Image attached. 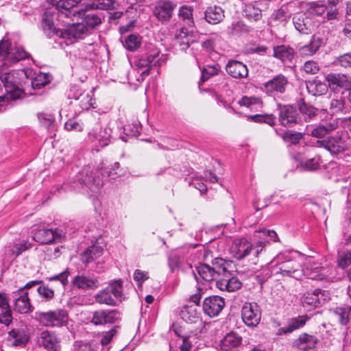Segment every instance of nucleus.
Returning <instances> with one entry per match:
<instances>
[{"mask_svg": "<svg viewBox=\"0 0 351 351\" xmlns=\"http://www.w3.org/2000/svg\"><path fill=\"white\" fill-rule=\"evenodd\" d=\"M303 70L308 74L314 75L319 72V66L317 62L309 60L304 64Z\"/></svg>", "mask_w": 351, "mask_h": 351, "instance_id": "e2e57ef3", "label": "nucleus"}, {"mask_svg": "<svg viewBox=\"0 0 351 351\" xmlns=\"http://www.w3.org/2000/svg\"><path fill=\"white\" fill-rule=\"evenodd\" d=\"M282 138L285 141L290 142L292 144H295L302 138V134L300 133L286 132L283 134Z\"/></svg>", "mask_w": 351, "mask_h": 351, "instance_id": "774afa93", "label": "nucleus"}, {"mask_svg": "<svg viewBox=\"0 0 351 351\" xmlns=\"http://www.w3.org/2000/svg\"><path fill=\"white\" fill-rule=\"evenodd\" d=\"M104 249L101 246L94 245L88 247L82 254V261L88 264L98 258L103 254Z\"/></svg>", "mask_w": 351, "mask_h": 351, "instance_id": "e433bc0d", "label": "nucleus"}, {"mask_svg": "<svg viewBox=\"0 0 351 351\" xmlns=\"http://www.w3.org/2000/svg\"><path fill=\"white\" fill-rule=\"evenodd\" d=\"M298 112L291 106H279V121L282 125L289 126L298 121Z\"/></svg>", "mask_w": 351, "mask_h": 351, "instance_id": "393cba45", "label": "nucleus"}, {"mask_svg": "<svg viewBox=\"0 0 351 351\" xmlns=\"http://www.w3.org/2000/svg\"><path fill=\"white\" fill-rule=\"evenodd\" d=\"M308 319V317L306 315L298 316L291 319L288 322L289 330L292 332L293 330L304 326Z\"/></svg>", "mask_w": 351, "mask_h": 351, "instance_id": "3c124183", "label": "nucleus"}, {"mask_svg": "<svg viewBox=\"0 0 351 351\" xmlns=\"http://www.w3.org/2000/svg\"><path fill=\"white\" fill-rule=\"evenodd\" d=\"M271 263L276 265L274 269L276 274H280L283 278L299 280L303 276L302 263L289 255L278 254Z\"/></svg>", "mask_w": 351, "mask_h": 351, "instance_id": "39448f33", "label": "nucleus"}, {"mask_svg": "<svg viewBox=\"0 0 351 351\" xmlns=\"http://www.w3.org/2000/svg\"><path fill=\"white\" fill-rule=\"evenodd\" d=\"M12 297L14 300V311L19 313H28L32 311V306L28 298V293L20 288L12 292Z\"/></svg>", "mask_w": 351, "mask_h": 351, "instance_id": "dca6fc26", "label": "nucleus"}, {"mask_svg": "<svg viewBox=\"0 0 351 351\" xmlns=\"http://www.w3.org/2000/svg\"><path fill=\"white\" fill-rule=\"evenodd\" d=\"M227 73L232 78L242 79L248 75V69L245 64L237 60H229L226 66Z\"/></svg>", "mask_w": 351, "mask_h": 351, "instance_id": "b1692460", "label": "nucleus"}, {"mask_svg": "<svg viewBox=\"0 0 351 351\" xmlns=\"http://www.w3.org/2000/svg\"><path fill=\"white\" fill-rule=\"evenodd\" d=\"M66 310L57 308L49 311H36L35 319L43 326L47 328H60L65 325L68 320Z\"/></svg>", "mask_w": 351, "mask_h": 351, "instance_id": "6e6552de", "label": "nucleus"}, {"mask_svg": "<svg viewBox=\"0 0 351 351\" xmlns=\"http://www.w3.org/2000/svg\"><path fill=\"white\" fill-rule=\"evenodd\" d=\"M242 341V338L237 333L231 332L227 334L221 341V347L223 351H230L238 348Z\"/></svg>", "mask_w": 351, "mask_h": 351, "instance_id": "c85d7f7f", "label": "nucleus"}, {"mask_svg": "<svg viewBox=\"0 0 351 351\" xmlns=\"http://www.w3.org/2000/svg\"><path fill=\"white\" fill-rule=\"evenodd\" d=\"M193 11L192 7L182 5L180 8L178 12V16L189 27H193L194 25Z\"/></svg>", "mask_w": 351, "mask_h": 351, "instance_id": "c03bdc74", "label": "nucleus"}, {"mask_svg": "<svg viewBox=\"0 0 351 351\" xmlns=\"http://www.w3.org/2000/svg\"><path fill=\"white\" fill-rule=\"evenodd\" d=\"M176 6V5L171 1L162 0L154 7L153 12L159 21L165 23L171 19Z\"/></svg>", "mask_w": 351, "mask_h": 351, "instance_id": "f3484780", "label": "nucleus"}, {"mask_svg": "<svg viewBox=\"0 0 351 351\" xmlns=\"http://www.w3.org/2000/svg\"><path fill=\"white\" fill-rule=\"evenodd\" d=\"M95 123L96 125L88 132V137L93 143H97L101 147L107 146L112 138V130L110 128H101L98 121L92 115L86 119L87 125H92Z\"/></svg>", "mask_w": 351, "mask_h": 351, "instance_id": "9d476101", "label": "nucleus"}, {"mask_svg": "<svg viewBox=\"0 0 351 351\" xmlns=\"http://www.w3.org/2000/svg\"><path fill=\"white\" fill-rule=\"evenodd\" d=\"M303 276L308 278L326 282H332L337 274L336 269L332 265L322 266L319 263L309 260L302 268Z\"/></svg>", "mask_w": 351, "mask_h": 351, "instance_id": "423d86ee", "label": "nucleus"}, {"mask_svg": "<svg viewBox=\"0 0 351 351\" xmlns=\"http://www.w3.org/2000/svg\"><path fill=\"white\" fill-rule=\"evenodd\" d=\"M299 109L306 121L311 120L317 115V110L305 103L300 104Z\"/></svg>", "mask_w": 351, "mask_h": 351, "instance_id": "864d4df0", "label": "nucleus"}, {"mask_svg": "<svg viewBox=\"0 0 351 351\" xmlns=\"http://www.w3.org/2000/svg\"><path fill=\"white\" fill-rule=\"evenodd\" d=\"M300 166L304 170H316L319 166V159L315 158L308 159L306 161L302 162Z\"/></svg>", "mask_w": 351, "mask_h": 351, "instance_id": "bf43d9fd", "label": "nucleus"}, {"mask_svg": "<svg viewBox=\"0 0 351 351\" xmlns=\"http://www.w3.org/2000/svg\"><path fill=\"white\" fill-rule=\"evenodd\" d=\"M121 174L120 165L114 162L110 170L108 169H94L87 165L85 166L75 177L71 189L76 190L80 186L84 185L91 191L97 192L103 186V178L104 176L115 179Z\"/></svg>", "mask_w": 351, "mask_h": 351, "instance_id": "7ed1b4c3", "label": "nucleus"}, {"mask_svg": "<svg viewBox=\"0 0 351 351\" xmlns=\"http://www.w3.org/2000/svg\"><path fill=\"white\" fill-rule=\"evenodd\" d=\"M197 272L202 279L205 281L210 282L219 279V271H215L208 264H199L196 267Z\"/></svg>", "mask_w": 351, "mask_h": 351, "instance_id": "7c9ffc66", "label": "nucleus"}, {"mask_svg": "<svg viewBox=\"0 0 351 351\" xmlns=\"http://www.w3.org/2000/svg\"><path fill=\"white\" fill-rule=\"evenodd\" d=\"M213 269H215V270L217 271H219V277L221 276L223 274H226V272H228V270L226 269L225 267V261L222 258H215L213 262Z\"/></svg>", "mask_w": 351, "mask_h": 351, "instance_id": "052dcab7", "label": "nucleus"}, {"mask_svg": "<svg viewBox=\"0 0 351 351\" xmlns=\"http://www.w3.org/2000/svg\"><path fill=\"white\" fill-rule=\"evenodd\" d=\"M51 80L50 74L40 72L32 80V86L34 89H39L49 83Z\"/></svg>", "mask_w": 351, "mask_h": 351, "instance_id": "a18cd8bd", "label": "nucleus"}, {"mask_svg": "<svg viewBox=\"0 0 351 351\" xmlns=\"http://www.w3.org/2000/svg\"><path fill=\"white\" fill-rule=\"evenodd\" d=\"M114 0H93L90 3H79V8H82L81 14L70 17L82 18V21L88 27V32L101 23V17L97 13L88 11L93 9L108 10L114 7Z\"/></svg>", "mask_w": 351, "mask_h": 351, "instance_id": "20e7f679", "label": "nucleus"}, {"mask_svg": "<svg viewBox=\"0 0 351 351\" xmlns=\"http://www.w3.org/2000/svg\"><path fill=\"white\" fill-rule=\"evenodd\" d=\"M73 17H64L62 20L58 16L59 21H62L65 26V29H62L56 28L54 26V11L47 10L44 12L42 19V28L43 30L48 38L56 36L62 38H82L85 36L89 34L88 27L83 22L73 23L71 24L70 21H64L65 19L73 21Z\"/></svg>", "mask_w": 351, "mask_h": 351, "instance_id": "f03ea898", "label": "nucleus"}, {"mask_svg": "<svg viewBox=\"0 0 351 351\" xmlns=\"http://www.w3.org/2000/svg\"><path fill=\"white\" fill-rule=\"evenodd\" d=\"M337 265L343 269L351 265V251L339 254L337 259Z\"/></svg>", "mask_w": 351, "mask_h": 351, "instance_id": "13d9d810", "label": "nucleus"}, {"mask_svg": "<svg viewBox=\"0 0 351 351\" xmlns=\"http://www.w3.org/2000/svg\"><path fill=\"white\" fill-rule=\"evenodd\" d=\"M328 298V293L317 289L312 292H306L303 295L302 302L304 306L318 307L324 304Z\"/></svg>", "mask_w": 351, "mask_h": 351, "instance_id": "a211bd4d", "label": "nucleus"}, {"mask_svg": "<svg viewBox=\"0 0 351 351\" xmlns=\"http://www.w3.org/2000/svg\"><path fill=\"white\" fill-rule=\"evenodd\" d=\"M243 322L250 327H256L261 319V310L256 302L245 303L241 310Z\"/></svg>", "mask_w": 351, "mask_h": 351, "instance_id": "f8f14e48", "label": "nucleus"}, {"mask_svg": "<svg viewBox=\"0 0 351 351\" xmlns=\"http://www.w3.org/2000/svg\"><path fill=\"white\" fill-rule=\"evenodd\" d=\"M96 302L101 304H106L108 306H115L116 301L112 297V294L109 289H105L100 290L95 296Z\"/></svg>", "mask_w": 351, "mask_h": 351, "instance_id": "a19ab883", "label": "nucleus"}, {"mask_svg": "<svg viewBox=\"0 0 351 351\" xmlns=\"http://www.w3.org/2000/svg\"><path fill=\"white\" fill-rule=\"evenodd\" d=\"M319 146L326 148L332 154H338L344 152L348 147L346 136L337 132L327 140L317 141Z\"/></svg>", "mask_w": 351, "mask_h": 351, "instance_id": "ddd939ff", "label": "nucleus"}, {"mask_svg": "<svg viewBox=\"0 0 351 351\" xmlns=\"http://www.w3.org/2000/svg\"><path fill=\"white\" fill-rule=\"evenodd\" d=\"M317 339L315 337L308 334H302L294 341V345L302 351H308L315 347Z\"/></svg>", "mask_w": 351, "mask_h": 351, "instance_id": "cd10ccee", "label": "nucleus"}, {"mask_svg": "<svg viewBox=\"0 0 351 351\" xmlns=\"http://www.w3.org/2000/svg\"><path fill=\"white\" fill-rule=\"evenodd\" d=\"M143 56L150 62V66L153 69L154 66H159L165 61L163 55L160 56L158 49L155 47L149 48L148 51Z\"/></svg>", "mask_w": 351, "mask_h": 351, "instance_id": "f704fd0d", "label": "nucleus"}, {"mask_svg": "<svg viewBox=\"0 0 351 351\" xmlns=\"http://www.w3.org/2000/svg\"><path fill=\"white\" fill-rule=\"evenodd\" d=\"M180 316L186 323H197L200 321L199 313L195 306H186L180 311Z\"/></svg>", "mask_w": 351, "mask_h": 351, "instance_id": "72a5a7b5", "label": "nucleus"}, {"mask_svg": "<svg viewBox=\"0 0 351 351\" xmlns=\"http://www.w3.org/2000/svg\"><path fill=\"white\" fill-rule=\"evenodd\" d=\"M119 317V312L117 310H99L93 313L91 322L97 326L108 323L112 324L117 321Z\"/></svg>", "mask_w": 351, "mask_h": 351, "instance_id": "412c9836", "label": "nucleus"}, {"mask_svg": "<svg viewBox=\"0 0 351 351\" xmlns=\"http://www.w3.org/2000/svg\"><path fill=\"white\" fill-rule=\"evenodd\" d=\"M62 232L58 230L40 228L34 234V239L40 243H49L55 240H60Z\"/></svg>", "mask_w": 351, "mask_h": 351, "instance_id": "5701e85b", "label": "nucleus"}, {"mask_svg": "<svg viewBox=\"0 0 351 351\" xmlns=\"http://www.w3.org/2000/svg\"><path fill=\"white\" fill-rule=\"evenodd\" d=\"M70 273L68 269L61 272L60 274L53 276L52 277L48 278L49 281L53 280H59L63 286H66L68 285V277Z\"/></svg>", "mask_w": 351, "mask_h": 351, "instance_id": "338daca9", "label": "nucleus"}, {"mask_svg": "<svg viewBox=\"0 0 351 351\" xmlns=\"http://www.w3.org/2000/svg\"><path fill=\"white\" fill-rule=\"evenodd\" d=\"M326 10V6L324 4L311 2L308 4L307 11L309 14L316 16L322 15Z\"/></svg>", "mask_w": 351, "mask_h": 351, "instance_id": "6e6d98bb", "label": "nucleus"}, {"mask_svg": "<svg viewBox=\"0 0 351 351\" xmlns=\"http://www.w3.org/2000/svg\"><path fill=\"white\" fill-rule=\"evenodd\" d=\"M242 283L236 276H232L228 271L219 278L216 282V286L221 291L234 292L241 287Z\"/></svg>", "mask_w": 351, "mask_h": 351, "instance_id": "aec40b11", "label": "nucleus"}, {"mask_svg": "<svg viewBox=\"0 0 351 351\" xmlns=\"http://www.w3.org/2000/svg\"><path fill=\"white\" fill-rule=\"evenodd\" d=\"M295 28L300 33L308 34L311 31L310 19L304 14H298L293 18Z\"/></svg>", "mask_w": 351, "mask_h": 351, "instance_id": "c9c22d12", "label": "nucleus"}, {"mask_svg": "<svg viewBox=\"0 0 351 351\" xmlns=\"http://www.w3.org/2000/svg\"><path fill=\"white\" fill-rule=\"evenodd\" d=\"M323 43V40L313 36L308 45H305L299 49V53L302 56H310L315 54L320 48Z\"/></svg>", "mask_w": 351, "mask_h": 351, "instance_id": "2f4dec72", "label": "nucleus"}, {"mask_svg": "<svg viewBox=\"0 0 351 351\" xmlns=\"http://www.w3.org/2000/svg\"><path fill=\"white\" fill-rule=\"evenodd\" d=\"M89 116H88L85 119H86ZM86 125V120H84V123L81 120H77L75 119H69L64 124V128L68 131H75V132H81L84 130V125Z\"/></svg>", "mask_w": 351, "mask_h": 351, "instance_id": "09e8293b", "label": "nucleus"}, {"mask_svg": "<svg viewBox=\"0 0 351 351\" xmlns=\"http://www.w3.org/2000/svg\"><path fill=\"white\" fill-rule=\"evenodd\" d=\"M338 127V121L335 119L331 118L329 121L319 123L311 132V136L321 138L324 137L328 133L335 130Z\"/></svg>", "mask_w": 351, "mask_h": 351, "instance_id": "a878e982", "label": "nucleus"}, {"mask_svg": "<svg viewBox=\"0 0 351 351\" xmlns=\"http://www.w3.org/2000/svg\"><path fill=\"white\" fill-rule=\"evenodd\" d=\"M106 288L107 289H109L110 293L112 294L115 298L119 300L123 299L122 281L121 280H114L110 282Z\"/></svg>", "mask_w": 351, "mask_h": 351, "instance_id": "8fccbe9b", "label": "nucleus"}, {"mask_svg": "<svg viewBox=\"0 0 351 351\" xmlns=\"http://www.w3.org/2000/svg\"><path fill=\"white\" fill-rule=\"evenodd\" d=\"M183 260V257L178 252H172L169 256L168 265L171 272L178 269Z\"/></svg>", "mask_w": 351, "mask_h": 351, "instance_id": "603ef678", "label": "nucleus"}, {"mask_svg": "<svg viewBox=\"0 0 351 351\" xmlns=\"http://www.w3.org/2000/svg\"><path fill=\"white\" fill-rule=\"evenodd\" d=\"M278 235L274 230L266 229L256 230L252 236V241H249L244 237L234 239L230 252L233 256L239 260L243 259L251 252L258 257L266 244L270 241H276Z\"/></svg>", "mask_w": 351, "mask_h": 351, "instance_id": "f257e3e1", "label": "nucleus"}, {"mask_svg": "<svg viewBox=\"0 0 351 351\" xmlns=\"http://www.w3.org/2000/svg\"><path fill=\"white\" fill-rule=\"evenodd\" d=\"M238 104L240 106H243L246 107H251L253 105L260 104L261 99L258 97H247L244 96L242 97L241 100L239 101Z\"/></svg>", "mask_w": 351, "mask_h": 351, "instance_id": "69168bd1", "label": "nucleus"}, {"mask_svg": "<svg viewBox=\"0 0 351 351\" xmlns=\"http://www.w3.org/2000/svg\"><path fill=\"white\" fill-rule=\"evenodd\" d=\"M38 118L40 124L47 130L54 127L55 119L53 115L42 112L38 114Z\"/></svg>", "mask_w": 351, "mask_h": 351, "instance_id": "5fc2aeb1", "label": "nucleus"}, {"mask_svg": "<svg viewBox=\"0 0 351 351\" xmlns=\"http://www.w3.org/2000/svg\"><path fill=\"white\" fill-rule=\"evenodd\" d=\"M139 46L140 39L136 35L131 34L125 40V47L129 51H135Z\"/></svg>", "mask_w": 351, "mask_h": 351, "instance_id": "4d7b16f0", "label": "nucleus"}, {"mask_svg": "<svg viewBox=\"0 0 351 351\" xmlns=\"http://www.w3.org/2000/svg\"><path fill=\"white\" fill-rule=\"evenodd\" d=\"M10 341L14 339L12 346H19L25 345L29 341V336L23 329H12L8 332Z\"/></svg>", "mask_w": 351, "mask_h": 351, "instance_id": "58836bf2", "label": "nucleus"}, {"mask_svg": "<svg viewBox=\"0 0 351 351\" xmlns=\"http://www.w3.org/2000/svg\"><path fill=\"white\" fill-rule=\"evenodd\" d=\"M274 56L282 62H291L294 57L292 48L285 45H278L274 47Z\"/></svg>", "mask_w": 351, "mask_h": 351, "instance_id": "4c0bfd02", "label": "nucleus"}, {"mask_svg": "<svg viewBox=\"0 0 351 351\" xmlns=\"http://www.w3.org/2000/svg\"><path fill=\"white\" fill-rule=\"evenodd\" d=\"M287 84V78L283 75L280 74L265 82L264 88L267 93H283L285 92Z\"/></svg>", "mask_w": 351, "mask_h": 351, "instance_id": "4be33fe9", "label": "nucleus"}, {"mask_svg": "<svg viewBox=\"0 0 351 351\" xmlns=\"http://www.w3.org/2000/svg\"><path fill=\"white\" fill-rule=\"evenodd\" d=\"M329 86L333 88L340 87L346 90L351 87V78L348 75L343 74H328L326 77Z\"/></svg>", "mask_w": 351, "mask_h": 351, "instance_id": "bb28decb", "label": "nucleus"}, {"mask_svg": "<svg viewBox=\"0 0 351 351\" xmlns=\"http://www.w3.org/2000/svg\"><path fill=\"white\" fill-rule=\"evenodd\" d=\"M350 313V306H339L334 310V314L341 325H346L349 322Z\"/></svg>", "mask_w": 351, "mask_h": 351, "instance_id": "37998d69", "label": "nucleus"}, {"mask_svg": "<svg viewBox=\"0 0 351 351\" xmlns=\"http://www.w3.org/2000/svg\"><path fill=\"white\" fill-rule=\"evenodd\" d=\"M71 285L77 289L88 291L98 289L100 284L99 278L97 276L79 274L72 279Z\"/></svg>", "mask_w": 351, "mask_h": 351, "instance_id": "2eb2a0df", "label": "nucleus"}, {"mask_svg": "<svg viewBox=\"0 0 351 351\" xmlns=\"http://www.w3.org/2000/svg\"><path fill=\"white\" fill-rule=\"evenodd\" d=\"M204 16L208 23L217 24L224 18V12L219 6H210L205 11Z\"/></svg>", "mask_w": 351, "mask_h": 351, "instance_id": "c756f323", "label": "nucleus"}, {"mask_svg": "<svg viewBox=\"0 0 351 351\" xmlns=\"http://www.w3.org/2000/svg\"><path fill=\"white\" fill-rule=\"evenodd\" d=\"M247 32H249V27L241 21L234 23L231 25V34L234 35H239Z\"/></svg>", "mask_w": 351, "mask_h": 351, "instance_id": "0e129e2a", "label": "nucleus"}, {"mask_svg": "<svg viewBox=\"0 0 351 351\" xmlns=\"http://www.w3.org/2000/svg\"><path fill=\"white\" fill-rule=\"evenodd\" d=\"M224 300L219 296L213 295L207 297L203 302V310L210 317H215L219 315L224 307Z\"/></svg>", "mask_w": 351, "mask_h": 351, "instance_id": "6ab92c4d", "label": "nucleus"}, {"mask_svg": "<svg viewBox=\"0 0 351 351\" xmlns=\"http://www.w3.org/2000/svg\"><path fill=\"white\" fill-rule=\"evenodd\" d=\"M220 71V66L218 64L213 65H206L202 69V76L199 84L204 83L210 77L217 75Z\"/></svg>", "mask_w": 351, "mask_h": 351, "instance_id": "49530a36", "label": "nucleus"}, {"mask_svg": "<svg viewBox=\"0 0 351 351\" xmlns=\"http://www.w3.org/2000/svg\"><path fill=\"white\" fill-rule=\"evenodd\" d=\"M176 37L178 39L183 40L180 42V45L182 49H186L189 47L193 40L189 36V32L186 27H182L178 29L176 34Z\"/></svg>", "mask_w": 351, "mask_h": 351, "instance_id": "de8ad7c7", "label": "nucleus"}, {"mask_svg": "<svg viewBox=\"0 0 351 351\" xmlns=\"http://www.w3.org/2000/svg\"><path fill=\"white\" fill-rule=\"evenodd\" d=\"M306 85L308 92L313 96H319L325 94L328 90V84L317 79L306 82Z\"/></svg>", "mask_w": 351, "mask_h": 351, "instance_id": "473e14b6", "label": "nucleus"}, {"mask_svg": "<svg viewBox=\"0 0 351 351\" xmlns=\"http://www.w3.org/2000/svg\"><path fill=\"white\" fill-rule=\"evenodd\" d=\"M73 105L80 106L82 110L93 107L92 95L88 93H80L78 97H75Z\"/></svg>", "mask_w": 351, "mask_h": 351, "instance_id": "79ce46f5", "label": "nucleus"}, {"mask_svg": "<svg viewBox=\"0 0 351 351\" xmlns=\"http://www.w3.org/2000/svg\"><path fill=\"white\" fill-rule=\"evenodd\" d=\"M38 344L48 351H58L60 348V338L56 332L44 330L39 333Z\"/></svg>", "mask_w": 351, "mask_h": 351, "instance_id": "4468645a", "label": "nucleus"}, {"mask_svg": "<svg viewBox=\"0 0 351 351\" xmlns=\"http://www.w3.org/2000/svg\"><path fill=\"white\" fill-rule=\"evenodd\" d=\"M47 2L55 6L54 10L58 11V17L60 20L64 17H69L71 15L75 16L81 14L82 8H79V3L82 0H47Z\"/></svg>", "mask_w": 351, "mask_h": 351, "instance_id": "9b49d317", "label": "nucleus"}, {"mask_svg": "<svg viewBox=\"0 0 351 351\" xmlns=\"http://www.w3.org/2000/svg\"><path fill=\"white\" fill-rule=\"evenodd\" d=\"M29 57V53L20 46L12 47L10 40L3 38L0 41V58H2V67L11 66Z\"/></svg>", "mask_w": 351, "mask_h": 351, "instance_id": "0eeeda50", "label": "nucleus"}, {"mask_svg": "<svg viewBox=\"0 0 351 351\" xmlns=\"http://www.w3.org/2000/svg\"><path fill=\"white\" fill-rule=\"evenodd\" d=\"M135 66L138 69L145 68V70L142 72V74L149 75L152 68L150 66V62L146 60L143 55L137 59L135 62Z\"/></svg>", "mask_w": 351, "mask_h": 351, "instance_id": "680f3d73", "label": "nucleus"}, {"mask_svg": "<svg viewBox=\"0 0 351 351\" xmlns=\"http://www.w3.org/2000/svg\"><path fill=\"white\" fill-rule=\"evenodd\" d=\"M243 13L244 16L250 21H257L262 17V10L254 3L246 4Z\"/></svg>", "mask_w": 351, "mask_h": 351, "instance_id": "ea45409f", "label": "nucleus"}, {"mask_svg": "<svg viewBox=\"0 0 351 351\" xmlns=\"http://www.w3.org/2000/svg\"><path fill=\"white\" fill-rule=\"evenodd\" d=\"M9 66L0 65V80L3 84L6 93L1 96L5 100H16L22 97L23 90L15 84L14 71H5Z\"/></svg>", "mask_w": 351, "mask_h": 351, "instance_id": "1a4fd4ad", "label": "nucleus"}]
</instances>
